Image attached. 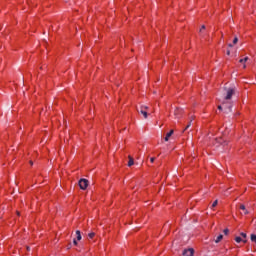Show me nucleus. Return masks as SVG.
Returning a JSON list of instances; mask_svg holds the SVG:
<instances>
[{
	"label": "nucleus",
	"mask_w": 256,
	"mask_h": 256,
	"mask_svg": "<svg viewBox=\"0 0 256 256\" xmlns=\"http://www.w3.org/2000/svg\"><path fill=\"white\" fill-rule=\"evenodd\" d=\"M224 234H225V235H229V229H227V228L224 229Z\"/></svg>",
	"instance_id": "obj_19"
},
{
	"label": "nucleus",
	"mask_w": 256,
	"mask_h": 256,
	"mask_svg": "<svg viewBox=\"0 0 256 256\" xmlns=\"http://www.w3.org/2000/svg\"><path fill=\"white\" fill-rule=\"evenodd\" d=\"M128 159V167H133V165H135V160L131 156H128Z\"/></svg>",
	"instance_id": "obj_7"
},
{
	"label": "nucleus",
	"mask_w": 256,
	"mask_h": 256,
	"mask_svg": "<svg viewBox=\"0 0 256 256\" xmlns=\"http://www.w3.org/2000/svg\"><path fill=\"white\" fill-rule=\"evenodd\" d=\"M140 109H142L143 111H147V110L149 109V107H148V106H145V105H142V106L140 107Z\"/></svg>",
	"instance_id": "obj_14"
},
{
	"label": "nucleus",
	"mask_w": 256,
	"mask_h": 256,
	"mask_svg": "<svg viewBox=\"0 0 256 256\" xmlns=\"http://www.w3.org/2000/svg\"><path fill=\"white\" fill-rule=\"evenodd\" d=\"M88 237H89V239H93V237H95V233L94 232L89 233Z\"/></svg>",
	"instance_id": "obj_16"
},
{
	"label": "nucleus",
	"mask_w": 256,
	"mask_h": 256,
	"mask_svg": "<svg viewBox=\"0 0 256 256\" xmlns=\"http://www.w3.org/2000/svg\"><path fill=\"white\" fill-rule=\"evenodd\" d=\"M243 67H244V69H245L247 66H246V65H244Z\"/></svg>",
	"instance_id": "obj_28"
},
{
	"label": "nucleus",
	"mask_w": 256,
	"mask_h": 256,
	"mask_svg": "<svg viewBox=\"0 0 256 256\" xmlns=\"http://www.w3.org/2000/svg\"><path fill=\"white\" fill-rule=\"evenodd\" d=\"M228 47H233V44H228Z\"/></svg>",
	"instance_id": "obj_26"
},
{
	"label": "nucleus",
	"mask_w": 256,
	"mask_h": 256,
	"mask_svg": "<svg viewBox=\"0 0 256 256\" xmlns=\"http://www.w3.org/2000/svg\"><path fill=\"white\" fill-rule=\"evenodd\" d=\"M227 55H231V51L230 50H227Z\"/></svg>",
	"instance_id": "obj_23"
},
{
	"label": "nucleus",
	"mask_w": 256,
	"mask_h": 256,
	"mask_svg": "<svg viewBox=\"0 0 256 256\" xmlns=\"http://www.w3.org/2000/svg\"><path fill=\"white\" fill-rule=\"evenodd\" d=\"M226 96L224 97V102L222 105H227L228 103V111H231L233 105H231V99L235 95V88H225Z\"/></svg>",
	"instance_id": "obj_1"
},
{
	"label": "nucleus",
	"mask_w": 256,
	"mask_h": 256,
	"mask_svg": "<svg viewBox=\"0 0 256 256\" xmlns=\"http://www.w3.org/2000/svg\"><path fill=\"white\" fill-rule=\"evenodd\" d=\"M235 241H236V243H241V241H243V243H247V240H243L241 237H239V236H237L236 238H235Z\"/></svg>",
	"instance_id": "obj_9"
},
{
	"label": "nucleus",
	"mask_w": 256,
	"mask_h": 256,
	"mask_svg": "<svg viewBox=\"0 0 256 256\" xmlns=\"http://www.w3.org/2000/svg\"><path fill=\"white\" fill-rule=\"evenodd\" d=\"M219 111H221L223 109V107L221 105L218 106Z\"/></svg>",
	"instance_id": "obj_22"
},
{
	"label": "nucleus",
	"mask_w": 256,
	"mask_h": 256,
	"mask_svg": "<svg viewBox=\"0 0 256 256\" xmlns=\"http://www.w3.org/2000/svg\"><path fill=\"white\" fill-rule=\"evenodd\" d=\"M249 61V57H245L244 59H240L239 63H247Z\"/></svg>",
	"instance_id": "obj_12"
},
{
	"label": "nucleus",
	"mask_w": 256,
	"mask_h": 256,
	"mask_svg": "<svg viewBox=\"0 0 256 256\" xmlns=\"http://www.w3.org/2000/svg\"><path fill=\"white\" fill-rule=\"evenodd\" d=\"M78 184H79L80 189H82L83 191H85V189H87V187H89V181L85 178L80 179Z\"/></svg>",
	"instance_id": "obj_2"
},
{
	"label": "nucleus",
	"mask_w": 256,
	"mask_h": 256,
	"mask_svg": "<svg viewBox=\"0 0 256 256\" xmlns=\"http://www.w3.org/2000/svg\"><path fill=\"white\" fill-rule=\"evenodd\" d=\"M239 43V38L235 37L233 40V45H237Z\"/></svg>",
	"instance_id": "obj_13"
},
{
	"label": "nucleus",
	"mask_w": 256,
	"mask_h": 256,
	"mask_svg": "<svg viewBox=\"0 0 256 256\" xmlns=\"http://www.w3.org/2000/svg\"><path fill=\"white\" fill-rule=\"evenodd\" d=\"M183 256H193L195 255V250L193 248L185 249L182 253Z\"/></svg>",
	"instance_id": "obj_3"
},
{
	"label": "nucleus",
	"mask_w": 256,
	"mask_h": 256,
	"mask_svg": "<svg viewBox=\"0 0 256 256\" xmlns=\"http://www.w3.org/2000/svg\"><path fill=\"white\" fill-rule=\"evenodd\" d=\"M73 243H74V245H77V240L74 239V240H73Z\"/></svg>",
	"instance_id": "obj_24"
},
{
	"label": "nucleus",
	"mask_w": 256,
	"mask_h": 256,
	"mask_svg": "<svg viewBox=\"0 0 256 256\" xmlns=\"http://www.w3.org/2000/svg\"><path fill=\"white\" fill-rule=\"evenodd\" d=\"M222 239H223V235L220 234V235L216 238L215 243H220V242L222 241Z\"/></svg>",
	"instance_id": "obj_11"
},
{
	"label": "nucleus",
	"mask_w": 256,
	"mask_h": 256,
	"mask_svg": "<svg viewBox=\"0 0 256 256\" xmlns=\"http://www.w3.org/2000/svg\"><path fill=\"white\" fill-rule=\"evenodd\" d=\"M173 130L169 131L167 134H166V137L164 138L165 141H169V137H171V135H173Z\"/></svg>",
	"instance_id": "obj_8"
},
{
	"label": "nucleus",
	"mask_w": 256,
	"mask_h": 256,
	"mask_svg": "<svg viewBox=\"0 0 256 256\" xmlns=\"http://www.w3.org/2000/svg\"><path fill=\"white\" fill-rule=\"evenodd\" d=\"M151 163H155V158H150Z\"/></svg>",
	"instance_id": "obj_21"
},
{
	"label": "nucleus",
	"mask_w": 256,
	"mask_h": 256,
	"mask_svg": "<svg viewBox=\"0 0 256 256\" xmlns=\"http://www.w3.org/2000/svg\"><path fill=\"white\" fill-rule=\"evenodd\" d=\"M203 30H205V25L201 26L200 33H203Z\"/></svg>",
	"instance_id": "obj_20"
},
{
	"label": "nucleus",
	"mask_w": 256,
	"mask_h": 256,
	"mask_svg": "<svg viewBox=\"0 0 256 256\" xmlns=\"http://www.w3.org/2000/svg\"><path fill=\"white\" fill-rule=\"evenodd\" d=\"M239 209H241V211H244V215H249V210L245 207L244 204H240Z\"/></svg>",
	"instance_id": "obj_4"
},
{
	"label": "nucleus",
	"mask_w": 256,
	"mask_h": 256,
	"mask_svg": "<svg viewBox=\"0 0 256 256\" xmlns=\"http://www.w3.org/2000/svg\"><path fill=\"white\" fill-rule=\"evenodd\" d=\"M181 113H183V109H181V108H176L174 111V115L177 118H179V115H181Z\"/></svg>",
	"instance_id": "obj_5"
},
{
	"label": "nucleus",
	"mask_w": 256,
	"mask_h": 256,
	"mask_svg": "<svg viewBox=\"0 0 256 256\" xmlns=\"http://www.w3.org/2000/svg\"><path fill=\"white\" fill-rule=\"evenodd\" d=\"M27 251H31V248L29 246L27 247Z\"/></svg>",
	"instance_id": "obj_25"
},
{
	"label": "nucleus",
	"mask_w": 256,
	"mask_h": 256,
	"mask_svg": "<svg viewBox=\"0 0 256 256\" xmlns=\"http://www.w3.org/2000/svg\"><path fill=\"white\" fill-rule=\"evenodd\" d=\"M76 235H77V241H81L82 237H81V231L77 230L76 231Z\"/></svg>",
	"instance_id": "obj_10"
},
{
	"label": "nucleus",
	"mask_w": 256,
	"mask_h": 256,
	"mask_svg": "<svg viewBox=\"0 0 256 256\" xmlns=\"http://www.w3.org/2000/svg\"><path fill=\"white\" fill-rule=\"evenodd\" d=\"M189 127H191V122L188 123V125L185 127L184 131H187V129H189Z\"/></svg>",
	"instance_id": "obj_18"
},
{
	"label": "nucleus",
	"mask_w": 256,
	"mask_h": 256,
	"mask_svg": "<svg viewBox=\"0 0 256 256\" xmlns=\"http://www.w3.org/2000/svg\"><path fill=\"white\" fill-rule=\"evenodd\" d=\"M219 203V200H215L213 203H212V209L215 208L216 205H218Z\"/></svg>",
	"instance_id": "obj_15"
},
{
	"label": "nucleus",
	"mask_w": 256,
	"mask_h": 256,
	"mask_svg": "<svg viewBox=\"0 0 256 256\" xmlns=\"http://www.w3.org/2000/svg\"><path fill=\"white\" fill-rule=\"evenodd\" d=\"M30 165H33V161H30Z\"/></svg>",
	"instance_id": "obj_27"
},
{
	"label": "nucleus",
	"mask_w": 256,
	"mask_h": 256,
	"mask_svg": "<svg viewBox=\"0 0 256 256\" xmlns=\"http://www.w3.org/2000/svg\"><path fill=\"white\" fill-rule=\"evenodd\" d=\"M138 113H141V115H143L144 119H147V117H149V114L147 113L146 110L140 109V110H138Z\"/></svg>",
	"instance_id": "obj_6"
},
{
	"label": "nucleus",
	"mask_w": 256,
	"mask_h": 256,
	"mask_svg": "<svg viewBox=\"0 0 256 256\" xmlns=\"http://www.w3.org/2000/svg\"><path fill=\"white\" fill-rule=\"evenodd\" d=\"M240 235H241V237H243V239H247V234L246 233L242 232Z\"/></svg>",
	"instance_id": "obj_17"
}]
</instances>
